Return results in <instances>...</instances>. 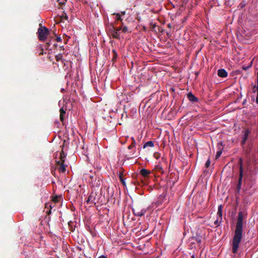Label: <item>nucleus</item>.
Listing matches in <instances>:
<instances>
[{
	"label": "nucleus",
	"mask_w": 258,
	"mask_h": 258,
	"mask_svg": "<svg viewBox=\"0 0 258 258\" xmlns=\"http://www.w3.org/2000/svg\"><path fill=\"white\" fill-rule=\"evenodd\" d=\"M165 198V196L163 195H160L158 198V200L155 202H153L152 204H154V208H157V207L159 206L160 205H161L163 202V200Z\"/></svg>",
	"instance_id": "10"
},
{
	"label": "nucleus",
	"mask_w": 258,
	"mask_h": 258,
	"mask_svg": "<svg viewBox=\"0 0 258 258\" xmlns=\"http://www.w3.org/2000/svg\"><path fill=\"white\" fill-rule=\"evenodd\" d=\"M143 66H136V67H137V70L139 72V71H141L144 68H143Z\"/></svg>",
	"instance_id": "28"
},
{
	"label": "nucleus",
	"mask_w": 258,
	"mask_h": 258,
	"mask_svg": "<svg viewBox=\"0 0 258 258\" xmlns=\"http://www.w3.org/2000/svg\"><path fill=\"white\" fill-rule=\"evenodd\" d=\"M37 33L39 39L44 41L46 39L47 36L49 34V30L45 26L41 27L38 29Z\"/></svg>",
	"instance_id": "3"
},
{
	"label": "nucleus",
	"mask_w": 258,
	"mask_h": 258,
	"mask_svg": "<svg viewBox=\"0 0 258 258\" xmlns=\"http://www.w3.org/2000/svg\"><path fill=\"white\" fill-rule=\"evenodd\" d=\"M250 133V132L248 130H244L242 131V135H241L242 140H241V144L242 146H243L245 144Z\"/></svg>",
	"instance_id": "4"
},
{
	"label": "nucleus",
	"mask_w": 258,
	"mask_h": 258,
	"mask_svg": "<svg viewBox=\"0 0 258 258\" xmlns=\"http://www.w3.org/2000/svg\"><path fill=\"white\" fill-rule=\"evenodd\" d=\"M244 218V217L242 212H239L236 225V229L234 231L232 243V251L234 253H237L239 244L242 239L243 220Z\"/></svg>",
	"instance_id": "1"
},
{
	"label": "nucleus",
	"mask_w": 258,
	"mask_h": 258,
	"mask_svg": "<svg viewBox=\"0 0 258 258\" xmlns=\"http://www.w3.org/2000/svg\"><path fill=\"white\" fill-rule=\"evenodd\" d=\"M151 171L150 170L145 168H143L140 170L141 175L145 178L148 177Z\"/></svg>",
	"instance_id": "15"
},
{
	"label": "nucleus",
	"mask_w": 258,
	"mask_h": 258,
	"mask_svg": "<svg viewBox=\"0 0 258 258\" xmlns=\"http://www.w3.org/2000/svg\"><path fill=\"white\" fill-rule=\"evenodd\" d=\"M113 51L114 53L115 54V55H116V53L115 52V50H113Z\"/></svg>",
	"instance_id": "44"
},
{
	"label": "nucleus",
	"mask_w": 258,
	"mask_h": 258,
	"mask_svg": "<svg viewBox=\"0 0 258 258\" xmlns=\"http://www.w3.org/2000/svg\"><path fill=\"white\" fill-rule=\"evenodd\" d=\"M59 112H60V115H59L60 120L62 122H63L64 121V115L66 114V111L63 108H60L59 110Z\"/></svg>",
	"instance_id": "16"
},
{
	"label": "nucleus",
	"mask_w": 258,
	"mask_h": 258,
	"mask_svg": "<svg viewBox=\"0 0 258 258\" xmlns=\"http://www.w3.org/2000/svg\"><path fill=\"white\" fill-rule=\"evenodd\" d=\"M217 75L219 77L225 78L227 77V72L223 69H219L217 71Z\"/></svg>",
	"instance_id": "13"
},
{
	"label": "nucleus",
	"mask_w": 258,
	"mask_h": 258,
	"mask_svg": "<svg viewBox=\"0 0 258 258\" xmlns=\"http://www.w3.org/2000/svg\"><path fill=\"white\" fill-rule=\"evenodd\" d=\"M115 30L117 31V32H118V31H119L120 30H122V27H117L116 28H115Z\"/></svg>",
	"instance_id": "31"
},
{
	"label": "nucleus",
	"mask_w": 258,
	"mask_h": 258,
	"mask_svg": "<svg viewBox=\"0 0 258 258\" xmlns=\"http://www.w3.org/2000/svg\"><path fill=\"white\" fill-rule=\"evenodd\" d=\"M122 32L123 33L127 32L128 31V28L127 27V26H123V25H122Z\"/></svg>",
	"instance_id": "24"
},
{
	"label": "nucleus",
	"mask_w": 258,
	"mask_h": 258,
	"mask_svg": "<svg viewBox=\"0 0 258 258\" xmlns=\"http://www.w3.org/2000/svg\"><path fill=\"white\" fill-rule=\"evenodd\" d=\"M64 163V162H60L59 161H56L57 169L60 172L63 173L65 172L66 171Z\"/></svg>",
	"instance_id": "8"
},
{
	"label": "nucleus",
	"mask_w": 258,
	"mask_h": 258,
	"mask_svg": "<svg viewBox=\"0 0 258 258\" xmlns=\"http://www.w3.org/2000/svg\"><path fill=\"white\" fill-rule=\"evenodd\" d=\"M66 140H64L63 141V145H62V147H64V145H65V143H66Z\"/></svg>",
	"instance_id": "40"
},
{
	"label": "nucleus",
	"mask_w": 258,
	"mask_h": 258,
	"mask_svg": "<svg viewBox=\"0 0 258 258\" xmlns=\"http://www.w3.org/2000/svg\"><path fill=\"white\" fill-rule=\"evenodd\" d=\"M119 179L123 185H125V182L121 173L119 174Z\"/></svg>",
	"instance_id": "23"
},
{
	"label": "nucleus",
	"mask_w": 258,
	"mask_h": 258,
	"mask_svg": "<svg viewBox=\"0 0 258 258\" xmlns=\"http://www.w3.org/2000/svg\"><path fill=\"white\" fill-rule=\"evenodd\" d=\"M217 214L220 216H222V210H221V206H219L218 208V211Z\"/></svg>",
	"instance_id": "27"
},
{
	"label": "nucleus",
	"mask_w": 258,
	"mask_h": 258,
	"mask_svg": "<svg viewBox=\"0 0 258 258\" xmlns=\"http://www.w3.org/2000/svg\"><path fill=\"white\" fill-rule=\"evenodd\" d=\"M168 28H171V25L170 24H168Z\"/></svg>",
	"instance_id": "39"
},
{
	"label": "nucleus",
	"mask_w": 258,
	"mask_h": 258,
	"mask_svg": "<svg viewBox=\"0 0 258 258\" xmlns=\"http://www.w3.org/2000/svg\"><path fill=\"white\" fill-rule=\"evenodd\" d=\"M132 144L128 147V149H131L132 148H133L134 147H135L136 146V141L134 139V138H132Z\"/></svg>",
	"instance_id": "20"
},
{
	"label": "nucleus",
	"mask_w": 258,
	"mask_h": 258,
	"mask_svg": "<svg viewBox=\"0 0 258 258\" xmlns=\"http://www.w3.org/2000/svg\"><path fill=\"white\" fill-rule=\"evenodd\" d=\"M134 214L135 216L142 217L143 216V213L141 212V208L139 206H136L133 208Z\"/></svg>",
	"instance_id": "9"
},
{
	"label": "nucleus",
	"mask_w": 258,
	"mask_h": 258,
	"mask_svg": "<svg viewBox=\"0 0 258 258\" xmlns=\"http://www.w3.org/2000/svg\"><path fill=\"white\" fill-rule=\"evenodd\" d=\"M147 147H154V143H153V142H152L151 141L147 142L144 144V145L143 146V148H145Z\"/></svg>",
	"instance_id": "18"
},
{
	"label": "nucleus",
	"mask_w": 258,
	"mask_h": 258,
	"mask_svg": "<svg viewBox=\"0 0 258 258\" xmlns=\"http://www.w3.org/2000/svg\"><path fill=\"white\" fill-rule=\"evenodd\" d=\"M252 63H253V60H252V61H250V62L249 64H252Z\"/></svg>",
	"instance_id": "42"
},
{
	"label": "nucleus",
	"mask_w": 258,
	"mask_h": 258,
	"mask_svg": "<svg viewBox=\"0 0 258 258\" xmlns=\"http://www.w3.org/2000/svg\"><path fill=\"white\" fill-rule=\"evenodd\" d=\"M125 14V11H122V12H121L120 14V16H121V15H123Z\"/></svg>",
	"instance_id": "34"
},
{
	"label": "nucleus",
	"mask_w": 258,
	"mask_h": 258,
	"mask_svg": "<svg viewBox=\"0 0 258 258\" xmlns=\"http://www.w3.org/2000/svg\"><path fill=\"white\" fill-rule=\"evenodd\" d=\"M256 83L257 85H254L252 86V91L254 93H256L255 102L258 104V73H257Z\"/></svg>",
	"instance_id": "11"
},
{
	"label": "nucleus",
	"mask_w": 258,
	"mask_h": 258,
	"mask_svg": "<svg viewBox=\"0 0 258 258\" xmlns=\"http://www.w3.org/2000/svg\"><path fill=\"white\" fill-rule=\"evenodd\" d=\"M114 15H115V20L116 21H120L121 22V24L123 25V23L122 22V19L121 18L120 14V13H114Z\"/></svg>",
	"instance_id": "19"
},
{
	"label": "nucleus",
	"mask_w": 258,
	"mask_h": 258,
	"mask_svg": "<svg viewBox=\"0 0 258 258\" xmlns=\"http://www.w3.org/2000/svg\"><path fill=\"white\" fill-rule=\"evenodd\" d=\"M56 40L57 42H61V38L60 37H57L56 38Z\"/></svg>",
	"instance_id": "32"
},
{
	"label": "nucleus",
	"mask_w": 258,
	"mask_h": 258,
	"mask_svg": "<svg viewBox=\"0 0 258 258\" xmlns=\"http://www.w3.org/2000/svg\"><path fill=\"white\" fill-rule=\"evenodd\" d=\"M221 154H222V151H218L216 153V159H218L221 156Z\"/></svg>",
	"instance_id": "26"
},
{
	"label": "nucleus",
	"mask_w": 258,
	"mask_h": 258,
	"mask_svg": "<svg viewBox=\"0 0 258 258\" xmlns=\"http://www.w3.org/2000/svg\"><path fill=\"white\" fill-rule=\"evenodd\" d=\"M198 74H199V72H196V76H198Z\"/></svg>",
	"instance_id": "43"
},
{
	"label": "nucleus",
	"mask_w": 258,
	"mask_h": 258,
	"mask_svg": "<svg viewBox=\"0 0 258 258\" xmlns=\"http://www.w3.org/2000/svg\"><path fill=\"white\" fill-rule=\"evenodd\" d=\"M154 209V204H151L150 206H149L147 208H141V212L143 213V216L145 215V214L147 212H151L153 211Z\"/></svg>",
	"instance_id": "14"
},
{
	"label": "nucleus",
	"mask_w": 258,
	"mask_h": 258,
	"mask_svg": "<svg viewBox=\"0 0 258 258\" xmlns=\"http://www.w3.org/2000/svg\"><path fill=\"white\" fill-rule=\"evenodd\" d=\"M192 239L195 240L197 242V243H200L201 242V238L199 237H196V238H192Z\"/></svg>",
	"instance_id": "25"
},
{
	"label": "nucleus",
	"mask_w": 258,
	"mask_h": 258,
	"mask_svg": "<svg viewBox=\"0 0 258 258\" xmlns=\"http://www.w3.org/2000/svg\"><path fill=\"white\" fill-rule=\"evenodd\" d=\"M99 258H107V257L104 255H101Z\"/></svg>",
	"instance_id": "37"
},
{
	"label": "nucleus",
	"mask_w": 258,
	"mask_h": 258,
	"mask_svg": "<svg viewBox=\"0 0 258 258\" xmlns=\"http://www.w3.org/2000/svg\"><path fill=\"white\" fill-rule=\"evenodd\" d=\"M251 66H243V70H247L248 68H250V67H251Z\"/></svg>",
	"instance_id": "30"
},
{
	"label": "nucleus",
	"mask_w": 258,
	"mask_h": 258,
	"mask_svg": "<svg viewBox=\"0 0 258 258\" xmlns=\"http://www.w3.org/2000/svg\"><path fill=\"white\" fill-rule=\"evenodd\" d=\"M218 220H216V221H215V225H217L218 224Z\"/></svg>",
	"instance_id": "38"
},
{
	"label": "nucleus",
	"mask_w": 258,
	"mask_h": 258,
	"mask_svg": "<svg viewBox=\"0 0 258 258\" xmlns=\"http://www.w3.org/2000/svg\"><path fill=\"white\" fill-rule=\"evenodd\" d=\"M210 166V157L207 159L204 169H203V172L202 174L201 175V178L202 179V181L203 182H205L207 185L209 178L210 177L209 174V167Z\"/></svg>",
	"instance_id": "2"
},
{
	"label": "nucleus",
	"mask_w": 258,
	"mask_h": 258,
	"mask_svg": "<svg viewBox=\"0 0 258 258\" xmlns=\"http://www.w3.org/2000/svg\"><path fill=\"white\" fill-rule=\"evenodd\" d=\"M62 17L66 19V20H68V17L67 16V15L64 13V14H63L62 15Z\"/></svg>",
	"instance_id": "33"
},
{
	"label": "nucleus",
	"mask_w": 258,
	"mask_h": 258,
	"mask_svg": "<svg viewBox=\"0 0 258 258\" xmlns=\"http://www.w3.org/2000/svg\"><path fill=\"white\" fill-rule=\"evenodd\" d=\"M110 31H111V33L113 38L117 39H120L119 33L115 30V28L114 27V26L112 24H110Z\"/></svg>",
	"instance_id": "6"
},
{
	"label": "nucleus",
	"mask_w": 258,
	"mask_h": 258,
	"mask_svg": "<svg viewBox=\"0 0 258 258\" xmlns=\"http://www.w3.org/2000/svg\"><path fill=\"white\" fill-rule=\"evenodd\" d=\"M96 193L92 192L86 201L87 204H95Z\"/></svg>",
	"instance_id": "7"
},
{
	"label": "nucleus",
	"mask_w": 258,
	"mask_h": 258,
	"mask_svg": "<svg viewBox=\"0 0 258 258\" xmlns=\"http://www.w3.org/2000/svg\"><path fill=\"white\" fill-rule=\"evenodd\" d=\"M67 156V154L62 150L60 153V162H64V159Z\"/></svg>",
	"instance_id": "17"
},
{
	"label": "nucleus",
	"mask_w": 258,
	"mask_h": 258,
	"mask_svg": "<svg viewBox=\"0 0 258 258\" xmlns=\"http://www.w3.org/2000/svg\"><path fill=\"white\" fill-rule=\"evenodd\" d=\"M55 57H56V59L58 61L61 59L62 55L61 54H58V55H56Z\"/></svg>",
	"instance_id": "29"
},
{
	"label": "nucleus",
	"mask_w": 258,
	"mask_h": 258,
	"mask_svg": "<svg viewBox=\"0 0 258 258\" xmlns=\"http://www.w3.org/2000/svg\"><path fill=\"white\" fill-rule=\"evenodd\" d=\"M43 54V49H41V52H40V55H41V54Z\"/></svg>",
	"instance_id": "36"
},
{
	"label": "nucleus",
	"mask_w": 258,
	"mask_h": 258,
	"mask_svg": "<svg viewBox=\"0 0 258 258\" xmlns=\"http://www.w3.org/2000/svg\"><path fill=\"white\" fill-rule=\"evenodd\" d=\"M154 157H155L156 158L158 159V157H159V155H158V154H154Z\"/></svg>",
	"instance_id": "35"
},
{
	"label": "nucleus",
	"mask_w": 258,
	"mask_h": 258,
	"mask_svg": "<svg viewBox=\"0 0 258 258\" xmlns=\"http://www.w3.org/2000/svg\"><path fill=\"white\" fill-rule=\"evenodd\" d=\"M156 169L159 171L160 172H161V173L164 172L162 167L159 164L156 165Z\"/></svg>",
	"instance_id": "22"
},
{
	"label": "nucleus",
	"mask_w": 258,
	"mask_h": 258,
	"mask_svg": "<svg viewBox=\"0 0 258 258\" xmlns=\"http://www.w3.org/2000/svg\"><path fill=\"white\" fill-rule=\"evenodd\" d=\"M188 99L192 103L198 101V98L196 97L191 92H189L187 94Z\"/></svg>",
	"instance_id": "12"
},
{
	"label": "nucleus",
	"mask_w": 258,
	"mask_h": 258,
	"mask_svg": "<svg viewBox=\"0 0 258 258\" xmlns=\"http://www.w3.org/2000/svg\"><path fill=\"white\" fill-rule=\"evenodd\" d=\"M61 199V197L58 196H55L54 197H53L52 201L54 203H57Z\"/></svg>",
	"instance_id": "21"
},
{
	"label": "nucleus",
	"mask_w": 258,
	"mask_h": 258,
	"mask_svg": "<svg viewBox=\"0 0 258 258\" xmlns=\"http://www.w3.org/2000/svg\"><path fill=\"white\" fill-rule=\"evenodd\" d=\"M243 160L240 158L239 160V177L238 180V188H240L241 181L243 177V168H242Z\"/></svg>",
	"instance_id": "5"
},
{
	"label": "nucleus",
	"mask_w": 258,
	"mask_h": 258,
	"mask_svg": "<svg viewBox=\"0 0 258 258\" xmlns=\"http://www.w3.org/2000/svg\"><path fill=\"white\" fill-rule=\"evenodd\" d=\"M191 258H195V255H194V254H192V255L191 256Z\"/></svg>",
	"instance_id": "41"
},
{
	"label": "nucleus",
	"mask_w": 258,
	"mask_h": 258,
	"mask_svg": "<svg viewBox=\"0 0 258 258\" xmlns=\"http://www.w3.org/2000/svg\"><path fill=\"white\" fill-rule=\"evenodd\" d=\"M167 35H169V33H167Z\"/></svg>",
	"instance_id": "45"
}]
</instances>
